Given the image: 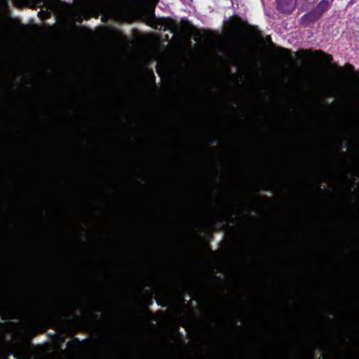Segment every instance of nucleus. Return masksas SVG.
I'll use <instances>...</instances> for the list:
<instances>
[{"mask_svg":"<svg viewBox=\"0 0 359 359\" xmlns=\"http://www.w3.org/2000/svg\"><path fill=\"white\" fill-rule=\"evenodd\" d=\"M34 3L38 4L40 2H43V6H45L47 9L53 10L55 8L56 6L55 0H32Z\"/></svg>","mask_w":359,"mask_h":359,"instance_id":"nucleus-3","label":"nucleus"},{"mask_svg":"<svg viewBox=\"0 0 359 359\" xmlns=\"http://www.w3.org/2000/svg\"><path fill=\"white\" fill-rule=\"evenodd\" d=\"M280 8L284 11H289L292 9L297 3V0H277Z\"/></svg>","mask_w":359,"mask_h":359,"instance_id":"nucleus-2","label":"nucleus"},{"mask_svg":"<svg viewBox=\"0 0 359 359\" xmlns=\"http://www.w3.org/2000/svg\"><path fill=\"white\" fill-rule=\"evenodd\" d=\"M116 4V0H92L90 2V5L94 8L108 12L111 16L117 18L112 7Z\"/></svg>","mask_w":359,"mask_h":359,"instance_id":"nucleus-1","label":"nucleus"},{"mask_svg":"<svg viewBox=\"0 0 359 359\" xmlns=\"http://www.w3.org/2000/svg\"><path fill=\"white\" fill-rule=\"evenodd\" d=\"M85 1H86V3H88V0H85Z\"/></svg>","mask_w":359,"mask_h":359,"instance_id":"nucleus-5","label":"nucleus"},{"mask_svg":"<svg viewBox=\"0 0 359 359\" xmlns=\"http://www.w3.org/2000/svg\"><path fill=\"white\" fill-rule=\"evenodd\" d=\"M146 1L151 6H154L157 3L158 0H146Z\"/></svg>","mask_w":359,"mask_h":359,"instance_id":"nucleus-4","label":"nucleus"}]
</instances>
